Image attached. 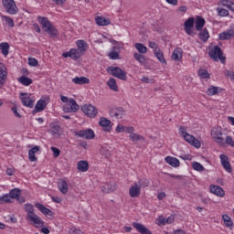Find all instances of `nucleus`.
Masks as SVG:
<instances>
[{
    "label": "nucleus",
    "instance_id": "f257e3e1",
    "mask_svg": "<svg viewBox=\"0 0 234 234\" xmlns=\"http://www.w3.org/2000/svg\"><path fill=\"white\" fill-rule=\"evenodd\" d=\"M37 21L41 24L44 32H46V34H48V36H50L51 37H58V36H59V32L56 28V27L52 25V22H50L48 17L37 16Z\"/></svg>",
    "mask_w": 234,
    "mask_h": 234
},
{
    "label": "nucleus",
    "instance_id": "f03ea898",
    "mask_svg": "<svg viewBox=\"0 0 234 234\" xmlns=\"http://www.w3.org/2000/svg\"><path fill=\"white\" fill-rule=\"evenodd\" d=\"M179 134L183 136V138L187 142V144H190V145H193L197 149H200L201 144L200 141H198L195 136L187 133L186 131V128L184 126H180L179 128Z\"/></svg>",
    "mask_w": 234,
    "mask_h": 234
},
{
    "label": "nucleus",
    "instance_id": "7ed1b4c3",
    "mask_svg": "<svg viewBox=\"0 0 234 234\" xmlns=\"http://www.w3.org/2000/svg\"><path fill=\"white\" fill-rule=\"evenodd\" d=\"M108 72L111 74V76H113V78H117L118 80H122V81L127 80V72L123 71V69L111 66L108 68Z\"/></svg>",
    "mask_w": 234,
    "mask_h": 234
},
{
    "label": "nucleus",
    "instance_id": "20e7f679",
    "mask_svg": "<svg viewBox=\"0 0 234 234\" xmlns=\"http://www.w3.org/2000/svg\"><path fill=\"white\" fill-rule=\"evenodd\" d=\"M2 5L5 12L10 16H16V14H17V5L14 0H2Z\"/></svg>",
    "mask_w": 234,
    "mask_h": 234
},
{
    "label": "nucleus",
    "instance_id": "39448f33",
    "mask_svg": "<svg viewBox=\"0 0 234 234\" xmlns=\"http://www.w3.org/2000/svg\"><path fill=\"white\" fill-rule=\"evenodd\" d=\"M208 56L211 59H214V61H218V59H220L221 63L226 61V57L222 56V49L218 46L214 47L208 52Z\"/></svg>",
    "mask_w": 234,
    "mask_h": 234
},
{
    "label": "nucleus",
    "instance_id": "423d86ee",
    "mask_svg": "<svg viewBox=\"0 0 234 234\" xmlns=\"http://www.w3.org/2000/svg\"><path fill=\"white\" fill-rule=\"evenodd\" d=\"M223 134L224 133H222V128H220V127H215L211 131V136H212L214 142H216L217 144H219V145L224 144Z\"/></svg>",
    "mask_w": 234,
    "mask_h": 234
},
{
    "label": "nucleus",
    "instance_id": "0eeeda50",
    "mask_svg": "<svg viewBox=\"0 0 234 234\" xmlns=\"http://www.w3.org/2000/svg\"><path fill=\"white\" fill-rule=\"evenodd\" d=\"M81 111L89 118H96L98 115V109H96L92 104H84L81 106Z\"/></svg>",
    "mask_w": 234,
    "mask_h": 234
},
{
    "label": "nucleus",
    "instance_id": "6e6552de",
    "mask_svg": "<svg viewBox=\"0 0 234 234\" xmlns=\"http://www.w3.org/2000/svg\"><path fill=\"white\" fill-rule=\"evenodd\" d=\"M64 112H78L80 111V105L76 102V100L69 99L68 104L63 106Z\"/></svg>",
    "mask_w": 234,
    "mask_h": 234
},
{
    "label": "nucleus",
    "instance_id": "1a4fd4ad",
    "mask_svg": "<svg viewBox=\"0 0 234 234\" xmlns=\"http://www.w3.org/2000/svg\"><path fill=\"white\" fill-rule=\"evenodd\" d=\"M20 100L22 104L25 105V107H29V109L34 107V102L36 101L28 93H20Z\"/></svg>",
    "mask_w": 234,
    "mask_h": 234
},
{
    "label": "nucleus",
    "instance_id": "9d476101",
    "mask_svg": "<svg viewBox=\"0 0 234 234\" xmlns=\"http://www.w3.org/2000/svg\"><path fill=\"white\" fill-rule=\"evenodd\" d=\"M75 136H79V138H84V140H92L95 134L92 129H86L76 132Z\"/></svg>",
    "mask_w": 234,
    "mask_h": 234
},
{
    "label": "nucleus",
    "instance_id": "9b49d317",
    "mask_svg": "<svg viewBox=\"0 0 234 234\" xmlns=\"http://www.w3.org/2000/svg\"><path fill=\"white\" fill-rule=\"evenodd\" d=\"M7 78L8 72L6 71V67L0 62V89H3L5 83H6Z\"/></svg>",
    "mask_w": 234,
    "mask_h": 234
},
{
    "label": "nucleus",
    "instance_id": "f8f14e48",
    "mask_svg": "<svg viewBox=\"0 0 234 234\" xmlns=\"http://www.w3.org/2000/svg\"><path fill=\"white\" fill-rule=\"evenodd\" d=\"M63 58H71V59H80L83 55L80 49L71 48L69 51L62 54Z\"/></svg>",
    "mask_w": 234,
    "mask_h": 234
},
{
    "label": "nucleus",
    "instance_id": "ddd939ff",
    "mask_svg": "<svg viewBox=\"0 0 234 234\" xmlns=\"http://www.w3.org/2000/svg\"><path fill=\"white\" fill-rule=\"evenodd\" d=\"M112 122L105 118V117H101L100 121H99V125H101V127H103L104 131H106L107 133H110V131H112Z\"/></svg>",
    "mask_w": 234,
    "mask_h": 234
},
{
    "label": "nucleus",
    "instance_id": "4468645a",
    "mask_svg": "<svg viewBox=\"0 0 234 234\" xmlns=\"http://www.w3.org/2000/svg\"><path fill=\"white\" fill-rule=\"evenodd\" d=\"M26 218L37 226H43V224H45V222L41 220V218H39V216L34 212L32 214L27 215Z\"/></svg>",
    "mask_w": 234,
    "mask_h": 234
},
{
    "label": "nucleus",
    "instance_id": "2eb2a0df",
    "mask_svg": "<svg viewBox=\"0 0 234 234\" xmlns=\"http://www.w3.org/2000/svg\"><path fill=\"white\" fill-rule=\"evenodd\" d=\"M219 158L221 160V165L225 169L227 173H231V165L229 164V159L227 157L226 154H220Z\"/></svg>",
    "mask_w": 234,
    "mask_h": 234
},
{
    "label": "nucleus",
    "instance_id": "dca6fc26",
    "mask_svg": "<svg viewBox=\"0 0 234 234\" xmlns=\"http://www.w3.org/2000/svg\"><path fill=\"white\" fill-rule=\"evenodd\" d=\"M184 27H185V31L186 32V34L188 36H191V34H193V27H195V18H193V17L188 18L184 23Z\"/></svg>",
    "mask_w": 234,
    "mask_h": 234
},
{
    "label": "nucleus",
    "instance_id": "f3484780",
    "mask_svg": "<svg viewBox=\"0 0 234 234\" xmlns=\"http://www.w3.org/2000/svg\"><path fill=\"white\" fill-rule=\"evenodd\" d=\"M112 118H117V120H122L125 116V110L123 108L113 109L110 112Z\"/></svg>",
    "mask_w": 234,
    "mask_h": 234
},
{
    "label": "nucleus",
    "instance_id": "a211bd4d",
    "mask_svg": "<svg viewBox=\"0 0 234 234\" xmlns=\"http://www.w3.org/2000/svg\"><path fill=\"white\" fill-rule=\"evenodd\" d=\"M133 227L141 234H153L147 227L142 225V223L133 222Z\"/></svg>",
    "mask_w": 234,
    "mask_h": 234
},
{
    "label": "nucleus",
    "instance_id": "6ab92c4d",
    "mask_svg": "<svg viewBox=\"0 0 234 234\" xmlns=\"http://www.w3.org/2000/svg\"><path fill=\"white\" fill-rule=\"evenodd\" d=\"M142 193V189L136 183L133 185L129 189V195L132 198H138V196Z\"/></svg>",
    "mask_w": 234,
    "mask_h": 234
},
{
    "label": "nucleus",
    "instance_id": "aec40b11",
    "mask_svg": "<svg viewBox=\"0 0 234 234\" xmlns=\"http://www.w3.org/2000/svg\"><path fill=\"white\" fill-rule=\"evenodd\" d=\"M233 37H234L233 29L224 31L218 35V38L220 39V41H226V39H233Z\"/></svg>",
    "mask_w": 234,
    "mask_h": 234
},
{
    "label": "nucleus",
    "instance_id": "412c9836",
    "mask_svg": "<svg viewBox=\"0 0 234 234\" xmlns=\"http://www.w3.org/2000/svg\"><path fill=\"white\" fill-rule=\"evenodd\" d=\"M41 149L40 146H34L28 151V158L30 162H37V157H36V153H39Z\"/></svg>",
    "mask_w": 234,
    "mask_h": 234
},
{
    "label": "nucleus",
    "instance_id": "4be33fe9",
    "mask_svg": "<svg viewBox=\"0 0 234 234\" xmlns=\"http://www.w3.org/2000/svg\"><path fill=\"white\" fill-rule=\"evenodd\" d=\"M218 5V6H225L228 10H230V12H234V3L230 0H220Z\"/></svg>",
    "mask_w": 234,
    "mask_h": 234
},
{
    "label": "nucleus",
    "instance_id": "5701e85b",
    "mask_svg": "<svg viewBox=\"0 0 234 234\" xmlns=\"http://www.w3.org/2000/svg\"><path fill=\"white\" fill-rule=\"evenodd\" d=\"M210 192L213 193L214 195H216L217 197H224V195H226V193L224 192V189H222V187L220 186H210Z\"/></svg>",
    "mask_w": 234,
    "mask_h": 234
},
{
    "label": "nucleus",
    "instance_id": "b1692460",
    "mask_svg": "<svg viewBox=\"0 0 234 234\" xmlns=\"http://www.w3.org/2000/svg\"><path fill=\"white\" fill-rule=\"evenodd\" d=\"M77 47H78L79 52L82 53V55H84L89 48V45L84 40H78Z\"/></svg>",
    "mask_w": 234,
    "mask_h": 234
},
{
    "label": "nucleus",
    "instance_id": "393cba45",
    "mask_svg": "<svg viewBox=\"0 0 234 234\" xmlns=\"http://www.w3.org/2000/svg\"><path fill=\"white\" fill-rule=\"evenodd\" d=\"M165 162L172 167H180V161L176 157L167 156L165 157Z\"/></svg>",
    "mask_w": 234,
    "mask_h": 234
},
{
    "label": "nucleus",
    "instance_id": "a878e982",
    "mask_svg": "<svg viewBox=\"0 0 234 234\" xmlns=\"http://www.w3.org/2000/svg\"><path fill=\"white\" fill-rule=\"evenodd\" d=\"M46 107H47V101L43 100L38 101L35 106V111H33V114L35 112H41V111H45Z\"/></svg>",
    "mask_w": 234,
    "mask_h": 234
},
{
    "label": "nucleus",
    "instance_id": "bb28decb",
    "mask_svg": "<svg viewBox=\"0 0 234 234\" xmlns=\"http://www.w3.org/2000/svg\"><path fill=\"white\" fill-rule=\"evenodd\" d=\"M73 83L76 85H85L90 83V80L86 77H76L72 79Z\"/></svg>",
    "mask_w": 234,
    "mask_h": 234
},
{
    "label": "nucleus",
    "instance_id": "cd10ccee",
    "mask_svg": "<svg viewBox=\"0 0 234 234\" xmlns=\"http://www.w3.org/2000/svg\"><path fill=\"white\" fill-rule=\"evenodd\" d=\"M77 168L81 173H87L89 171V162L87 161H79Z\"/></svg>",
    "mask_w": 234,
    "mask_h": 234
},
{
    "label": "nucleus",
    "instance_id": "c85d7f7f",
    "mask_svg": "<svg viewBox=\"0 0 234 234\" xmlns=\"http://www.w3.org/2000/svg\"><path fill=\"white\" fill-rule=\"evenodd\" d=\"M108 56L110 59H120V48L113 47Z\"/></svg>",
    "mask_w": 234,
    "mask_h": 234
},
{
    "label": "nucleus",
    "instance_id": "c756f323",
    "mask_svg": "<svg viewBox=\"0 0 234 234\" xmlns=\"http://www.w3.org/2000/svg\"><path fill=\"white\" fill-rule=\"evenodd\" d=\"M95 21L99 27H107V25H111V19H107L101 16H97Z\"/></svg>",
    "mask_w": 234,
    "mask_h": 234
},
{
    "label": "nucleus",
    "instance_id": "7c9ffc66",
    "mask_svg": "<svg viewBox=\"0 0 234 234\" xmlns=\"http://www.w3.org/2000/svg\"><path fill=\"white\" fill-rule=\"evenodd\" d=\"M58 186L59 191L62 192L63 195H67V193L69 192V185L67 184V181L60 180Z\"/></svg>",
    "mask_w": 234,
    "mask_h": 234
},
{
    "label": "nucleus",
    "instance_id": "2f4dec72",
    "mask_svg": "<svg viewBox=\"0 0 234 234\" xmlns=\"http://www.w3.org/2000/svg\"><path fill=\"white\" fill-rule=\"evenodd\" d=\"M130 142H145V137L138 133H132L129 135Z\"/></svg>",
    "mask_w": 234,
    "mask_h": 234
},
{
    "label": "nucleus",
    "instance_id": "473e14b6",
    "mask_svg": "<svg viewBox=\"0 0 234 234\" xmlns=\"http://www.w3.org/2000/svg\"><path fill=\"white\" fill-rule=\"evenodd\" d=\"M204 25H206V20L202 18V16H197L196 19V30H202V28H204Z\"/></svg>",
    "mask_w": 234,
    "mask_h": 234
},
{
    "label": "nucleus",
    "instance_id": "72a5a7b5",
    "mask_svg": "<svg viewBox=\"0 0 234 234\" xmlns=\"http://www.w3.org/2000/svg\"><path fill=\"white\" fill-rule=\"evenodd\" d=\"M9 49H10V45H8V42H2L0 44V50L3 54V56H5V58H6L8 56Z\"/></svg>",
    "mask_w": 234,
    "mask_h": 234
},
{
    "label": "nucleus",
    "instance_id": "f704fd0d",
    "mask_svg": "<svg viewBox=\"0 0 234 234\" xmlns=\"http://www.w3.org/2000/svg\"><path fill=\"white\" fill-rule=\"evenodd\" d=\"M107 85H108L109 89H111V90H114V92H118V84L116 83V80L111 78L107 81Z\"/></svg>",
    "mask_w": 234,
    "mask_h": 234
},
{
    "label": "nucleus",
    "instance_id": "c9c22d12",
    "mask_svg": "<svg viewBox=\"0 0 234 234\" xmlns=\"http://www.w3.org/2000/svg\"><path fill=\"white\" fill-rule=\"evenodd\" d=\"M172 59L174 61H180L182 59V49L177 48L174 50L173 55H172Z\"/></svg>",
    "mask_w": 234,
    "mask_h": 234
},
{
    "label": "nucleus",
    "instance_id": "e433bc0d",
    "mask_svg": "<svg viewBox=\"0 0 234 234\" xmlns=\"http://www.w3.org/2000/svg\"><path fill=\"white\" fill-rule=\"evenodd\" d=\"M18 81L22 85H25V87H28L29 85H32V83H33L32 79H30L28 77H25V76L18 78Z\"/></svg>",
    "mask_w": 234,
    "mask_h": 234
},
{
    "label": "nucleus",
    "instance_id": "4c0bfd02",
    "mask_svg": "<svg viewBox=\"0 0 234 234\" xmlns=\"http://www.w3.org/2000/svg\"><path fill=\"white\" fill-rule=\"evenodd\" d=\"M133 58L141 65H145V61H147V58H145V56H144V54H142V53H134Z\"/></svg>",
    "mask_w": 234,
    "mask_h": 234
},
{
    "label": "nucleus",
    "instance_id": "58836bf2",
    "mask_svg": "<svg viewBox=\"0 0 234 234\" xmlns=\"http://www.w3.org/2000/svg\"><path fill=\"white\" fill-rule=\"evenodd\" d=\"M35 206L37 209L41 211V213H43V215H52V210L47 208L45 206L39 203H37Z\"/></svg>",
    "mask_w": 234,
    "mask_h": 234
},
{
    "label": "nucleus",
    "instance_id": "ea45409f",
    "mask_svg": "<svg viewBox=\"0 0 234 234\" xmlns=\"http://www.w3.org/2000/svg\"><path fill=\"white\" fill-rule=\"evenodd\" d=\"M199 38L204 43H206V41H207V39H209V32L207 31V28H205L203 30H200V32H199Z\"/></svg>",
    "mask_w": 234,
    "mask_h": 234
},
{
    "label": "nucleus",
    "instance_id": "a19ab883",
    "mask_svg": "<svg viewBox=\"0 0 234 234\" xmlns=\"http://www.w3.org/2000/svg\"><path fill=\"white\" fill-rule=\"evenodd\" d=\"M222 220L226 228H233V221L231 220V218L229 216L224 214L222 216Z\"/></svg>",
    "mask_w": 234,
    "mask_h": 234
},
{
    "label": "nucleus",
    "instance_id": "79ce46f5",
    "mask_svg": "<svg viewBox=\"0 0 234 234\" xmlns=\"http://www.w3.org/2000/svg\"><path fill=\"white\" fill-rule=\"evenodd\" d=\"M136 50H138L139 54H147V47L142 43H135L134 45Z\"/></svg>",
    "mask_w": 234,
    "mask_h": 234
},
{
    "label": "nucleus",
    "instance_id": "37998d69",
    "mask_svg": "<svg viewBox=\"0 0 234 234\" xmlns=\"http://www.w3.org/2000/svg\"><path fill=\"white\" fill-rule=\"evenodd\" d=\"M197 74L201 80H209L210 78L209 72H207V70L205 69H200L197 71Z\"/></svg>",
    "mask_w": 234,
    "mask_h": 234
},
{
    "label": "nucleus",
    "instance_id": "c03bdc74",
    "mask_svg": "<svg viewBox=\"0 0 234 234\" xmlns=\"http://www.w3.org/2000/svg\"><path fill=\"white\" fill-rule=\"evenodd\" d=\"M216 10L219 17H228V16H229V11H228L226 8L217 7Z\"/></svg>",
    "mask_w": 234,
    "mask_h": 234
},
{
    "label": "nucleus",
    "instance_id": "a18cd8bd",
    "mask_svg": "<svg viewBox=\"0 0 234 234\" xmlns=\"http://www.w3.org/2000/svg\"><path fill=\"white\" fill-rule=\"evenodd\" d=\"M21 195V189L19 188H14L12 190L9 191L8 196L10 197V198H18V197Z\"/></svg>",
    "mask_w": 234,
    "mask_h": 234
},
{
    "label": "nucleus",
    "instance_id": "49530a36",
    "mask_svg": "<svg viewBox=\"0 0 234 234\" xmlns=\"http://www.w3.org/2000/svg\"><path fill=\"white\" fill-rule=\"evenodd\" d=\"M154 54L157 58V59L160 61V63H167L165 62V58H164V53H162L161 49H155V52H154Z\"/></svg>",
    "mask_w": 234,
    "mask_h": 234
},
{
    "label": "nucleus",
    "instance_id": "de8ad7c7",
    "mask_svg": "<svg viewBox=\"0 0 234 234\" xmlns=\"http://www.w3.org/2000/svg\"><path fill=\"white\" fill-rule=\"evenodd\" d=\"M135 185L142 189V187L149 186V181L145 178L139 179L138 182L135 183Z\"/></svg>",
    "mask_w": 234,
    "mask_h": 234
},
{
    "label": "nucleus",
    "instance_id": "09e8293b",
    "mask_svg": "<svg viewBox=\"0 0 234 234\" xmlns=\"http://www.w3.org/2000/svg\"><path fill=\"white\" fill-rule=\"evenodd\" d=\"M3 204H12V199L8 194L0 197V205Z\"/></svg>",
    "mask_w": 234,
    "mask_h": 234
},
{
    "label": "nucleus",
    "instance_id": "8fccbe9b",
    "mask_svg": "<svg viewBox=\"0 0 234 234\" xmlns=\"http://www.w3.org/2000/svg\"><path fill=\"white\" fill-rule=\"evenodd\" d=\"M207 96H215L216 94H218V87L211 86L207 90Z\"/></svg>",
    "mask_w": 234,
    "mask_h": 234
},
{
    "label": "nucleus",
    "instance_id": "3c124183",
    "mask_svg": "<svg viewBox=\"0 0 234 234\" xmlns=\"http://www.w3.org/2000/svg\"><path fill=\"white\" fill-rule=\"evenodd\" d=\"M192 167L193 169H195V171H198L199 173H202V171H204L206 168L204 167V165H202L200 163L198 162H193L192 163Z\"/></svg>",
    "mask_w": 234,
    "mask_h": 234
},
{
    "label": "nucleus",
    "instance_id": "603ef678",
    "mask_svg": "<svg viewBox=\"0 0 234 234\" xmlns=\"http://www.w3.org/2000/svg\"><path fill=\"white\" fill-rule=\"evenodd\" d=\"M50 129H51L52 134H59V133L61 131V127H59V125H58L56 123H51Z\"/></svg>",
    "mask_w": 234,
    "mask_h": 234
},
{
    "label": "nucleus",
    "instance_id": "864d4df0",
    "mask_svg": "<svg viewBox=\"0 0 234 234\" xmlns=\"http://www.w3.org/2000/svg\"><path fill=\"white\" fill-rule=\"evenodd\" d=\"M25 211H26L27 215H31L32 213H34V206L30 205V204H26Z\"/></svg>",
    "mask_w": 234,
    "mask_h": 234
},
{
    "label": "nucleus",
    "instance_id": "5fc2aeb1",
    "mask_svg": "<svg viewBox=\"0 0 234 234\" xmlns=\"http://www.w3.org/2000/svg\"><path fill=\"white\" fill-rule=\"evenodd\" d=\"M27 62L30 67H37V59L35 58H28Z\"/></svg>",
    "mask_w": 234,
    "mask_h": 234
},
{
    "label": "nucleus",
    "instance_id": "6e6d98bb",
    "mask_svg": "<svg viewBox=\"0 0 234 234\" xmlns=\"http://www.w3.org/2000/svg\"><path fill=\"white\" fill-rule=\"evenodd\" d=\"M225 144H227V145H230V147H234V140L231 136H227L225 139Z\"/></svg>",
    "mask_w": 234,
    "mask_h": 234
},
{
    "label": "nucleus",
    "instance_id": "4d7b16f0",
    "mask_svg": "<svg viewBox=\"0 0 234 234\" xmlns=\"http://www.w3.org/2000/svg\"><path fill=\"white\" fill-rule=\"evenodd\" d=\"M51 151H52L53 156H54L55 158H58V156H59V154H61V151H59L58 148L54 147V146L51 147Z\"/></svg>",
    "mask_w": 234,
    "mask_h": 234
},
{
    "label": "nucleus",
    "instance_id": "13d9d810",
    "mask_svg": "<svg viewBox=\"0 0 234 234\" xmlns=\"http://www.w3.org/2000/svg\"><path fill=\"white\" fill-rule=\"evenodd\" d=\"M148 47H150V48H153L154 52H155V50H160V48H158V45L153 41L148 42Z\"/></svg>",
    "mask_w": 234,
    "mask_h": 234
},
{
    "label": "nucleus",
    "instance_id": "bf43d9fd",
    "mask_svg": "<svg viewBox=\"0 0 234 234\" xmlns=\"http://www.w3.org/2000/svg\"><path fill=\"white\" fill-rule=\"evenodd\" d=\"M141 81H142L143 83H151V84H154V79H149V78H147V77H143V78L141 79Z\"/></svg>",
    "mask_w": 234,
    "mask_h": 234
},
{
    "label": "nucleus",
    "instance_id": "052dcab7",
    "mask_svg": "<svg viewBox=\"0 0 234 234\" xmlns=\"http://www.w3.org/2000/svg\"><path fill=\"white\" fill-rule=\"evenodd\" d=\"M4 19H5V24L8 25V27H14V20L12 18H10L8 16H5Z\"/></svg>",
    "mask_w": 234,
    "mask_h": 234
},
{
    "label": "nucleus",
    "instance_id": "680f3d73",
    "mask_svg": "<svg viewBox=\"0 0 234 234\" xmlns=\"http://www.w3.org/2000/svg\"><path fill=\"white\" fill-rule=\"evenodd\" d=\"M70 234H85V232L81 231L80 229L72 228L69 230Z\"/></svg>",
    "mask_w": 234,
    "mask_h": 234
},
{
    "label": "nucleus",
    "instance_id": "e2e57ef3",
    "mask_svg": "<svg viewBox=\"0 0 234 234\" xmlns=\"http://www.w3.org/2000/svg\"><path fill=\"white\" fill-rule=\"evenodd\" d=\"M124 133H126L127 134H133L134 133V127L133 126L124 127Z\"/></svg>",
    "mask_w": 234,
    "mask_h": 234
},
{
    "label": "nucleus",
    "instance_id": "0e129e2a",
    "mask_svg": "<svg viewBox=\"0 0 234 234\" xmlns=\"http://www.w3.org/2000/svg\"><path fill=\"white\" fill-rule=\"evenodd\" d=\"M115 131L116 133H125V126L118 124Z\"/></svg>",
    "mask_w": 234,
    "mask_h": 234
},
{
    "label": "nucleus",
    "instance_id": "69168bd1",
    "mask_svg": "<svg viewBox=\"0 0 234 234\" xmlns=\"http://www.w3.org/2000/svg\"><path fill=\"white\" fill-rule=\"evenodd\" d=\"M102 154L105 156V158H111V151L108 149L102 148Z\"/></svg>",
    "mask_w": 234,
    "mask_h": 234
},
{
    "label": "nucleus",
    "instance_id": "338daca9",
    "mask_svg": "<svg viewBox=\"0 0 234 234\" xmlns=\"http://www.w3.org/2000/svg\"><path fill=\"white\" fill-rule=\"evenodd\" d=\"M11 111L14 112V114L16 118H21V114H19V112H17V107L15 106V107L11 108Z\"/></svg>",
    "mask_w": 234,
    "mask_h": 234
},
{
    "label": "nucleus",
    "instance_id": "774afa93",
    "mask_svg": "<svg viewBox=\"0 0 234 234\" xmlns=\"http://www.w3.org/2000/svg\"><path fill=\"white\" fill-rule=\"evenodd\" d=\"M174 234H186V230H184L182 229H178L174 231Z\"/></svg>",
    "mask_w": 234,
    "mask_h": 234
}]
</instances>
